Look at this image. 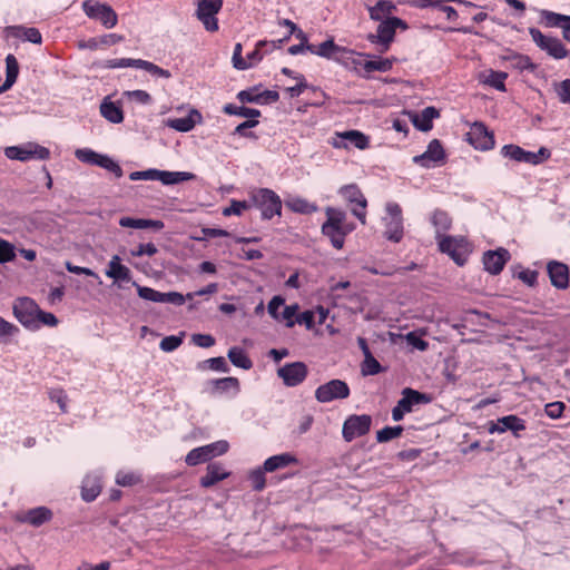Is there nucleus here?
<instances>
[{
    "label": "nucleus",
    "instance_id": "obj_1",
    "mask_svg": "<svg viewBox=\"0 0 570 570\" xmlns=\"http://www.w3.org/2000/svg\"><path fill=\"white\" fill-rule=\"evenodd\" d=\"M252 206L261 209L263 220H269L274 216L282 215V199L269 188H258L250 194Z\"/></svg>",
    "mask_w": 570,
    "mask_h": 570
},
{
    "label": "nucleus",
    "instance_id": "obj_2",
    "mask_svg": "<svg viewBox=\"0 0 570 570\" xmlns=\"http://www.w3.org/2000/svg\"><path fill=\"white\" fill-rule=\"evenodd\" d=\"M401 394L402 397L392 409V419L395 422L402 421L404 415L412 412L415 405L429 404L433 401L431 393L421 392L412 387H404Z\"/></svg>",
    "mask_w": 570,
    "mask_h": 570
},
{
    "label": "nucleus",
    "instance_id": "obj_3",
    "mask_svg": "<svg viewBox=\"0 0 570 570\" xmlns=\"http://www.w3.org/2000/svg\"><path fill=\"white\" fill-rule=\"evenodd\" d=\"M439 250L446 254L458 266H464L471 253L470 244L464 236H446L436 240Z\"/></svg>",
    "mask_w": 570,
    "mask_h": 570
},
{
    "label": "nucleus",
    "instance_id": "obj_4",
    "mask_svg": "<svg viewBox=\"0 0 570 570\" xmlns=\"http://www.w3.org/2000/svg\"><path fill=\"white\" fill-rule=\"evenodd\" d=\"M76 158L83 163L104 168L115 175L116 178H120L124 175V170L120 165L111 157L105 154H99L89 148L77 149L75 151Z\"/></svg>",
    "mask_w": 570,
    "mask_h": 570
},
{
    "label": "nucleus",
    "instance_id": "obj_5",
    "mask_svg": "<svg viewBox=\"0 0 570 570\" xmlns=\"http://www.w3.org/2000/svg\"><path fill=\"white\" fill-rule=\"evenodd\" d=\"M102 67L109 68V69L131 67V68H138V69L146 70L147 72H149L150 75L156 76V77H161V78H166V79L171 77V72L169 70L164 69V68L155 65L154 62H150V61L144 60V59H134V58L108 59V60L104 61Z\"/></svg>",
    "mask_w": 570,
    "mask_h": 570
},
{
    "label": "nucleus",
    "instance_id": "obj_6",
    "mask_svg": "<svg viewBox=\"0 0 570 570\" xmlns=\"http://www.w3.org/2000/svg\"><path fill=\"white\" fill-rule=\"evenodd\" d=\"M82 10L89 19L99 21L105 28H114L118 22V14L108 3L86 0Z\"/></svg>",
    "mask_w": 570,
    "mask_h": 570
},
{
    "label": "nucleus",
    "instance_id": "obj_7",
    "mask_svg": "<svg viewBox=\"0 0 570 570\" xmlns=\"http://www.w3.org/2000/svg\"><path fill=\"white\" fill-rule=\"evenodd\" d=\"M4 155L9 159L19 161H29L31 159L46 160L50 158V150L37 142H27L19 146L7 147Z\"/></svg>",
    "mask_w": 570,
    "mask_h": 570
},
{
    "label": "nucleus",
    "instance_id": "obj_8",
    "mask_svg": "<svg viewBox=\"0 0 570 570\" xmlns=\"http://www.w3.org/2000/svg\"><path fill=\"white\" fill-rule=\"evenodd\" d=\"M529 33L534 43L550 57L559 60L570 55V50L566 48L559 38L546 36L534 27L529 28Z\"/></svg>",
    "mask_w": 570,
    "mask_h": 570
},
{
    "label": "nucleus",
    "instance_id": "obj_9",
    "mask_svg": "<svg viewBox=\"0 0 570 570\" xmlns=\"http://www.w3.org/2000/svg\"><path fill=\"white\" fill-rule=\"evenodd\" d=\"M197 4L196 17L203 22L204 28L209 32L219 29L217 13L223 8V0H195Z\"/></svg>",
    "mask_w": 570,
    "mask_h": 570
},
{
    "label": "nucleus",
    "instance_id": "obj_10",
    "mask_svg": "<svg viewBox=\"0 0 570 570\" xmlns=\"http://www.w3.org/2000/svg\"><path fill=\"white\" fill-rule=\"evenodd\" d=\"M351 394L348 384L340 379H333L315 390V399L320 403L347 399Z\"/></svg>",
    "mask_w": 570,
    "mask_h": 570
},
{
    "label": "nucleus",
    "instance_id": "obj_11",
    "mask_svg": "<svg viewBox=\"0 0 570 570\" xmlns=\"http://www.w3.org/2000/svg\"><path fill=\"white\" fill-rule=\"evenodd\" d=\"M39 306L35 299L30 297H20L13 305L14 317L28 330H38L37 313Z\"/></svg>",
    "mask_w": 570,
    "mask_h": 570
},
{
    "label": "nucleus",
    "instance_id": "obj_12",
    "mask_svg": "<svg viewBox=\"0 0 570 570\" xmlns=\"http://www.w3.org/2000/svg\"><path fill=\"white\" fill-rule=\"evenodd\" d=\"M372 426V416L368 414H352L346 417L342 428V435L346 442L366 435Z\"/></svg>",
    "mask_w": 570,
    "mask_h": 570
},
{
    "label": "nucleus",
    "instance_id": "obj_13",
    "mask_svg": "<svg viewBox=\"0 0 570 570\" xmlns=\"http://www.w3.org/2000/svg\"><path fill=\"white\" fill-rule=\"evenodd\" d=\"M448 161V155L441 140L432 139L426 150L413 157V163L423 168H431L433 166H442Z\"/></svg>",
    "mask_w": 570,
    "mask_h": 570
},
{
    "label": "nucleus",
    "instance_id": "obj_14",
    "mask_svg": "<svg viewBox=\"0 0 570 570\" xmlns=\"http://www.w3.org/2000/svg\"><path fill=\"white\" fill-rule=\"evenodd\" d=\"M525 423L527 422L524 419L515 414H509L498 417L497 421H489L488 432L490 434H494L510 431L514 438L519 439L521 438V432L525 431L527 429Z\"/></svg>",
    "mask_w": 570,
    "mask_h": 570
},
{
    "label": "nucleus",
    "instance_id": "obj_15",
    "mask_svg": "<svg viewBox=\"0 0 570 570\" xmlns=\"http://www.w3.org/2000/svg\"><path fill=\"white\" fill-rule=\"evenodd\" d=\"M466 141L478 150H490L494 147V134L482 121H474L466 132Z\"/></svg>",
    "mask_w": 570,
    "mask_h": 570
},
{
    "label": "nucleus",
    "instance_id": "obj_16",
    "mask_svg": "<svg viewBox=\"0 0 570 570\" xmlns=\"http://www.w3.org/2000/svg\"><path fill=\"white\" fill-rule=\"evenodd\" d=\"M308 375V367L302 361L286 363L277 368V376L282 379L284 385L294 387L305 381Z\"/></svg>",
    "mask_w": 570,
    "mask_h": 570
},
{
    "label": "nucleus",
    "instance_id": "obj_17",
    "mask_svg": "<svg viewBox=\"0 0 570 570\" xmlns=\"http://www.w3.org/2000/svg\"><path fill=\"white\" fill-rule=\"evenodd\" d=\"M380 24L377 26L376 33H368L366 39L371 43H375L382 47L380 50L382 53L386 52L392 42L395 40L396 30L394 28L392 17H386L385 19L379 20Z\"/></svg>",
    "mask_w": 570,
    "mask_h": 570
},
{
    "label": "nucleus",
    "instance_id": "obj_18",
    "mask_svg": "<svg viewBox=\"0 0 570 570\" xmlns=\"http://www.w3.org/2000/svg\"><path fill=\"white\" fill-rule=\"evenodd\" d=\"M510 259L511 254L504 247L485 250L482 255L484 271L491 275H499Z\"/></svg>",
    "mask_w": 570,
    "mask_h": 570
},
{
    "label": "nucleus",
    "instance_id": "obj_19",
    "mask_svg": "<svg viewBox=\"0 0 570 570\" xmlns=\"http://www.w3.org/2000/svg\"><path fill=\"white\" fill-rule=\"evenodd\" d=\"M340 194L346 199L350 204H355L358 208H353L352 214L362 223H366V212L365 208L367 206V200L364 197L363 193L358 188L356 184H350L341 187Z\"/></svg>",
    "mask_w": 570,
    "mask_h": 570
},
{
    "label": "nucleus",
    "instance_id": "obj_20",
    "mask_svg": "<svg viewBox=\"0 0 570 570\" xmlns=\"http://www.w3.org/2000/svg\"><path fill=\"white\" fill-rule=\"evenodd\" d=\"M547 273L551 285L557 289H567L570 286L569 266L559 261H550L547 264Z\"/></svg>",
    "mask_w": 570,
    "mask_h": 570
},
{
    "label": "nucleus",
    "instance_id": "obj_21",
    "mask_svg": "<svg viewBox=\"0 0 570 570\" xmlns=\"http://www.w3.org/2000/svg\"><path fill=\"white\" fill-rule=\"evenodd\" d=\"M409 116L415 129L428 132L433 128V120L440 117V110L429 106L421 112L409 111Z\"/></svg>",
    "mask_w": 570,
    "mask_h": 570
},
{
    "label": "nucleus",
    "instance_id": "obj_22",
    "mask_svg": "<svg viewBox=\"0 0 570 570\" xmlns=\"http://www.w3.org/2000/svg\"><path fill=\"white\" fill-rule=\"evenodd\" d=\"M232 472L226 471L220 462H210L207 464L206 474L199 479V485L209 489L218 482L230 476Z\"/></svg>",
    "mask_w": 570,
    "mask_h": 570
},
{
    "label": "nucleus",
    "instance_id": "obj_23",
    "mask_svg": "<svg viewBox=\"0 0 570 570\" xmlns=\"http://www.w3.org/2000/svg\"><path fill=\"white\" fill-rule=\"evenodd\" d=\"M295 80L297 83H294L293 87H288L285 91L289 95L291 98L298 97L304 90L311 89L313 94L320 92L323 97V100H316L309 104L313 107H322L325 104V100L328 99V96L325 91L321 90L318 87L307 83L304 75L295 76Z\"/></svg>",
    "mask_w": 570,
    "mask_h": 570
},
{
    "label": "nucleus",
    "instance_id": "obj_24",
    "mask_svg": "<svg viewBox=\"0 0 570 570\" xmlns=\"http://www.w3.org/2000/svg\"><path fill=\"white\" fill-rule=\"evenodd\" d=\"M4 33L7 37L23 39L35 45L42 43V36L35 27L8 26L4 28Z\"/></svg>",
    "mask_w": 570,
    "mask_h": 570
},
{
    "label": "nucleus",
    "instance_id": "obj_25",
    "mask_svg": "<svg viewBox=\"0 0 570 570\" xmlns=\"http://www.w3.org/2000/svg\"><path fill=\"white\" fill-rule=\"evenodd\" d=\"M431 224L435 228V240L446 237L452 227V218L446 210L436 208L431 215Z\"/></svg>",
    "mask_w": 570,
    "mask_h": 570
},
{
    "label": "nucleus",
    "instance_id": "obj_26",
    "mask_svg": "<svg viewBox=\"0 0 570 570\" xmlns=\"http://www.w3.org/2000/svg\"><path fill=\"white\" fill-rule=\"evenodd\" d=\"M106 276L112 278L116 282H130L131 272L130 269L121 264V258L118 255H114L108 263V268L105 272Z\"/></svg>",
    "mask_w": 570,
    "mask_h": 570
},
{
    "label": "nucleus",
    "instance_id": "obj_27",
    "mask_svg": "<svg viewBox=\"0 0 570 570\" xmlns=\"http://www.w3.org/2000/svg\"><path fill=\"white\" fill-rule=\"evenodd\" d=\"M210 386V394H223L230 390L237 394L240 391V383L237 377L226 376L222 379H213L207 382Z\"/></svg>",
    "mask_w": 570,
    "mask_h": 570
},
{
    "label": "nucleus",
    "instance_id": "obj_28",
    "mask_svg": "<svg viewBox=\"0 0 570 570\" xmlns=\"http://www.w3.org/2000/svg\"><path fill=\"white\" fill-rule=\"evenodd\" d=\"M100 114L105 119L115 125L121 124L125 119L121 105L109 100V98H105L100 104Z\"/></svg>",
    "mask_w": 570,
    "mask_h": 570
},
{
    "label": "nucleus",
    "instance_id": "obj_29",
    "mask_svg": "<svg viewBox=\"0 0 570 570\" xmlns=\"http://www.w3.org/2000/svg\"><path fill=\"white\" fill-rule=\"evenodd\" d=\"M501 154L503 157L518 163L532 165V161L537 160L533 151H528L522 147L513 144L504 145L501 149Z\"/></svg>",
    "mask_w": 570,
    "mask_h": 570
},
{
    "label": "nucleus",
    "instance_id": "obj_30",
    "mask_svg": "<svg viewBox=\"0 0 570 570\" xmlns=\"http://www.w3.org/2000/svg\"><path fill=\"white\" fill-rule=\"evenodd\" d=\"M337 52L348 53L350 51H347L346 47H342V46H338L337 43H335L333 37H328L325 41H323L318 46L314 45V48H313V55H316L318 57H322V58H325L328 60H333L334 58H336Z\"/></svg>",
    "mask_w": 570,
    "mask_h": 570
},
{
    "label": "nucleus",
    "instance_id": "obj_31",
    "mask_svg": "<svg viewBox=\"0 0 570 570\" xmlns=\"http://www.w3.org/2000/svg\"><path fill=\"white\" fill-rule=\"evenodd\" d=\"M298 459L289 453L284 452L281 454L272 455L264 462V469L267 470V472H274L279 469H284L291 464H297Z\"/></svg>",
    "mask_w": 570,
    "mask_h": 570
},
{
    "label": "nucleus",
    "instance_id": "obj_32",
    "mask_svg": "<svg viewBox=\"0 0 570 570\" xmlns=\"http://www.w3.org/2000/svg\"><path fill=\"white\" fill-rule=\"evenodd\" d=\"M508 52L509 55L504 56L503 59L511 61L512 68L520 71L529 70L530 72H534L538 69V65L532 62L529 56L515 52L511 49H508Z\"/></svg>",
    "mask_w": 570,
    "mask_h": 570
},
{
    "label": "nucleus",
    "instance_id": "obj_33",
    "mask_svg": "<svg viewBox=\"0 0 570 570\" xmlns=\"http://www.w3.org/2000/svg\"><path fill=\"white\" fill-rule=\"evenodd\" d=\"M19 62L17 58L9 53L6 57V79L1 85L0 91H8L17 81L19 76Z\"/></svg>",
    "mask_w": 570,
    "mask_h": 570
},
{
    "label": "nucleus",
    "instance_id": "obj_34",
    "mask_svg": "<svg viewBox=\"0 0 570 570\" xmlns=\"http://www.w3.org/2000/svg\"><path fill=\"white\" fill-rule=\"evenodd\" d=\"M394 11H396V6L391 0H379L374 6L368 7V16L373 21L393 17Z\"/></svg>",
    "mask_w": 570,
    "mask_h": 570
},
{
    "label": "nucleus",
    "instance_id": "obj_35",
    "mask_svg": "<svg viewBox=\"0 0 570 570\" xmlns=\"http://www.w3.org/2000/svg\"><path fill=\"white\" fill-rule=\"evenodd\" d=\"M52 511L47 507H37L27 511L23 521L33 525L40 527L52 519Z\"/></svg>",
    "mask_w": 570,
    "mask_h": 570
},
{
    "label": "nucleus",
    "instance_id": "obj_36",
    "mask_svg": "<svg viewBox=\"0 0 570 570\" xmlns=\"http://www.w3.org/2000/svg\"><path fill=\"white\" fill-rule=\"evenodd\" d=\"M195 179H196V175L193 173L167 171V170L159 169L158 180L165 186L177 185V184H181V183L190 181V180H195Z\"/></svg>",
    "mask_w": 570,
    "mask_h": 570
},
{
    "label": "nucleus",
    "instance_id": "obj_37",
    "mask_svg": "<svg viewBox=\"0 0 570 570\" xmlns=\"http://www.w3.org/2000/svg\"><path fill=\"white\" fill-rule=\"evenodd\" d=\"M212 449H208L207 445L198 446L190 450L186 458L185 462L188 466H196L200 463H207L213 460V454L210 453Z\"/></svg>",
    "mask_w": 570,
    "mask_h": 570
},
{
    "label": "nucleus",
    "instance_id": "obj_38",
    "mask_svg": "<svg viewBox=\"0 0 570 570\" xmlns=\"http://www.w3.org/2000/svg\"><path fill=\"white\" fill-rule=\"evenodd\" d=\"M228 360L232 362V364L236 367L243 368V370H250L253 367V362L245 352L244 348L238 346H233L228 350L227 353Z\"/></svg>",
    "mask_w": 570,
    "mask_h": 570
},
{
    "label": "nucleus",
    "instance_id": "obj_39",
    "mask_svg": "<svg viewBox=\"0 0 570 570\" xmlns=\"http://www.w3.org/2000/svg\"><path fill=\"white\" fill-rule=\"evenodd\" d=\"M354 67L361 66L367 73L373 71L386 72L391 70V62L382 57H375L372 60H353Z\"/></svg>",
    "mask_w": 570,
    "mask_h": 570
},
{
    "label": "nucleus",
    "instance_id": "obj_40",
    "mask_svg": "<svg viewBox=\"0 0 570 570\" xmlns=\"http://www.w3.org/2000/svg\"><path fill=\"white\" fill-rule=\"evenodd\" d=\"M404 235L403 219L389 218L385 223L384 236L393 243H400Z\"/></svg>",
    "mask_w": 570,
    "mask_h": 570
},
{
    "label": "nucleus",
    "instance_id": "obj_41",
    "mask_svg": "<svg viewBox=\"0 0 570 570\" xmlns=\"http://www.w3.org/2000/svg\"><path fill=\"white\" fill-rule=\"evenodd\" d=\"M223 112L229 116H238L244 117L246 119L249 118H258L261 117L262 112L259 109L256 108H249L246 106H236L234 104H226L223 107Z\"/></svg>",
    "mask_w": 570,
    "mask_h": 570
},
{
    "label": "nucleus",
    "instance_id": "obj_42",
    "mask_svg": "<svg viewBox=\"0 0 570 570\" xmlns=\"http://www.w3.org/2000/svg\"><path fill=\"white\" fill-rule=\"evenodd\" d=\"M286 206L294 213L309 215L317 212L318 207L314 203H309L305 198L295 197L286 200Z\"/></svg>",
    "mask_w": 570,
    "mask_h": 570
},
{
    "label": "nucleus",
    "instance_id": "obj_43",
    "mask_svg": "<svg viewBox=\"0 0 570 570\" xmlns=\"http://www.w3.org/2000/svg\"><path fill=\"white\" fill-rule=\"evenodd\" d=\"M101 492V484L96 479H85L81 487V499L85 502H92Z\"/></svg>",
    "mask_w": 570,
    "mask_h": 570
},
{
    "label": "nucleus",
    "instance_id": "obj_44",
    "mask_svg": "<svg viewBox=\"0 0 570 570\" xmlns=\"http://www.w3.org/2000/svg\"><path fill=\"white\" fill-rule=\"evenodd\" d=\"M323 236L327 237L335 249H342L345 244V235L341 226L321 227Z\"/></svg>",
    "mask_w": 570,
    "mask_h": 570
},
{
    "label": "nucleus",
    "instance_id": "obj_45",
    "mask_svg": "<svg viewBox=\"0 0 570 570\" xmlns=\"http://www.w3.org/2000/svg\"><path fill=\"white\" fill-rule=\"evenodd\" d=\"M197 368L199 371L212 370L223 373H227L230 370L225 357L223 356L210 357L205 361H202L197 364Z\"/></svg>",
    "mask_w": 570,
    "mask_h": 570
},
{
    "label": "nucleus",
    "instance_id": "obj_46",
    "mask_svg": "<svg viewBox=\"0 0 570 570\" xmlns=\"http://www.w3.org/2000/svg\"><path fill=\"white\" fill-rule=\"evenodd\" d=\"M342 138L358 149H366L370 146V137L358 130H346L342 134Z\"/></svg>",
    "mask_w": 570,
    "mask_h": 570
},
{
    "label": "nucleus",
    "instance_id": "obj_47",
    "mask_svg": "<svg viewBox=\"0 0 570 570\" xmlns=\"http://www.w3.org/2000/svg\"><path fill=\"white\" fill-rule=\"evenodd\" d=\"M385 371L386 368L380 364L373 354L364 357L363 362L361 363V373L363 376H373Z\"/></svg>",
    "mask_w": 570,
    "mask_h": 570
},
{
    "label": "nucleus",
    "instance_id": "obj_48",
    "mask_svg": "<svg viewBox=\"0 0 570 570\" xmlns=\"http://www.w3.org/2000/svg\"><path fill=\"white\" fill-rule=\"evenodd\" d=\"M508 73L504 71L490 70L483 83L497 89L498 91L505 92V79Z\"/></svg>",
    "mask_w": 570,
    "mask_h": 570
},
{
    "label": "nucleus",
    "instance_id": "obj_49",
    "mask_svg": "<svg viewBox=\"0 0 570 570\" xmlns=\"http://www.w3.org/2000/svg\"><path fill=\"white\" fill-rule=\"evenodd\" d=\"M540 16L546 27L548 28H562L568 18V14H562L546 9L540 11Z\"/></svg>",
    "mask_w": 570,
    "mask_h": 570
},
{
    "label": "nucleus",
    "instance_id": "obj_50",
    "mask_svg": "<svg viewBox=\"0 0 570 570\" xmlns=\"http://www.w3.org/2000/svg\"><path fill=\"white\" fill-rule=\"evenodd\" d=\"M326 220L321 227L341 226L346 218V213L340 208L326 207L325 208Z\"/></svg>",
    "mask_w": 570,
    "mask_h": 570
},
{
    "label": "nucleus",
    "instance_id": "obj_51",
    "mask_svg": "<svg viewBox=\"0 0 570 570\" xmlns=\"http://www.w3.org/2000/svg\"><path fill=\"white\" fill-rule=\"evenodd\" d=\"M404 431L402 425L390 426L386 425L376 432V441L379 443H386L396 438H400Z\"/></svg>",
    "mask_w": 570,
    "mask_h": 570
},
{
    "label": "nucleus",
    "instance_id": "obj_52",
    "mask_svg": "<svg viewBox=\"0 0 570 570\" xmlns=\"http://www.w3.org/2000/svg\"><path fill=\"white\" fill-rule=\"evenodd\" d=\"M258 124L259 121L257 118L246 119L235 127L233 135H238L244 138L256 140L258 138L257 135L248 129L255 128Z\"/></svg>",
    "mask_w": 570,
    "mask_h": 570
},
{
    "label": "nucleus",
    "instance_id": "obj_53",
    "mask_svg": "<svg viewBox=\"0 0 570 570\" xmlns=\"http://www.w3.org/2000/svg\"><path fill=\"white\" fill-rule=\"evenodd\" d=\"M167 126L179 132H188L196 126V120L190 117L174 118L167 120Z\"/></svg>",
    "mask_w": 570,
    "mask_h": 570
},
{
    "label": "nucleus",
    "instance_id": "obj_54",
    "mask_svg": "<svg viewBox=\"0 0 570 570\" xmlns=\"http://www.w3.org/2000/svg\"><path fill=\"white\" fill-rule=\"evenodd\" d=\"M250 207H252L250 199L249 200L232 199L230 205L223 209V215L225 217H229L232 215L240 216L244 210H247Z\"/></svg>",
    "mask_w": 570,
    "mask_h": 570
},
{
    "label": "nucleus",
    "instance_id": "obj_55",
    "mask_svg": "<svg viewBox=\"0 0 570 570\" xmlns=\"http://www.w3.org/2000/svg\"><path fill=\"white\" fill-rule=\"evenodd\" d=\"M267 470L264 469V465L262 468H257L253 471H250L248 475V480L252 482V488L254 491H263L266 487V476L265 473Z\"/></svg>",
    "mask_w": 570,
    "mask_h": 570
},
{
    "label": "nucleus",
    "instance_id": "obj_56",
    "mask_svg": "<svg viewBox=\"0 0 570 570\" xmlns=\"http://www.w3.org/2000/svg\"><path fill=\"white\" fill-rule=\"evenodd\" d=\"M262 87V85H257L254 87H250L245 90H240L236 98L243 104H257L261 105V97L259 94H256V91Z\"/></svg>",
    "mask_w": 570,
    "mask_h": 570
},
{
    "label": "nucleus",
    "instance_id": "obj_57",
    "mask_svg": "<svg viewBox=\"0 0 570 570\" xmlns=\"http://www.w3.org/2000/svg\"><path fill=\"white\" fill-rule=\"evenodd\" d=\"M132 286L136 287L137 294L140 298L145 301L160 303L161 292H158L148 286H141L135 281H132Z\"/></svg>",
    "mask_w": 570,
    "mask_h": 570
},
{
    "label": "nucleus",
    "instance_id": "obj_58",
    "mask_svg": "<svg viewBox=\"0 0 570 570\" xmlns=\"http://www.w3.org/2000/svg\"><path fill=\"white\" fill-rule=\"evenodd\" d=\"M142 482L139 474L134 472L119 471L116 475V483L120 487H132Z\"/></svg>",
    "mask_w": 570,
    "mask_h": 570
},
{
    "label": "nucleus",
    "instance_id": "obj_59",
    "mask_svg": "<svg viewBox=\"0 0 570 570\" xmlns=\"http://www.w3.org/2000/svg\"><path fill=\"white\" fill-rule=\"evenodd\" d=\"M16 256L14 245L0 238V264L13 262Z\"/></svg>",
    "mask_w": 570,
    "mask_h": 570
},
{
    "label": "nucleus",
    "instance_id": "obj_60",
    "mask_svg": "<svg viewBox=\"0 0 570 570\" xmlns=\"http://www.w3.org/2000/svg\"><path fill=\"white\" fill-rule=\"evenodd\" d=\"M299 306L297 303L292 305H284V309L281 314V321H285L286 327H293L296 323V316L298 315Z\"/></svg>",
    "mask_w": 570,
    "mask_h": 570
},
{
    "label": "nucleus",
    "instance_id": "obj_61",
    "mask_svg": "<svg viewBox=\"0 0 570 570\" xmlns=\"http://www.w3.org/2000/svg\"><path fill=\"white\" fill-rule=\"evenodd\" d=\"M406 343L413 348L424 352L429 348V342L422 337L416 331H411L405 335Z\"/></svg>",
    "mask_w": 570,
    "mask_h": 570
},
{
    "label": "nucleus",
    "instance_id": "obj_62",
    "mask_svg": "<svg viewBox=\"0 0 570 570\" xmlns=\"http://www.w3.org/2000/svg\"><path fill=\"white\" fill-rule=\"evenodd\" d=\"M183 336H184V333H180V335L165 336L160 341L159 347L164 352H173V351L177 350L183 344Z\"/></svg>",
    "mask_w": 570,
    "mask_h": 570
},
{
    "label": "nucleus",
    "instance_id": "obj_63",
    "mask_svg": "<svg viewBox=\"0 0 570 570\" xmlns=\"http://www.w3.org/2000/svg\"><path fill=\"white\" fill-rule=\"evenodd\" d=\"M243 52V46L242 43L237 42L234 48L233 52V67L237 70H247L252 67V62H247L242 56Z\"/></svg>",
    "mask_w": 570,
    "mask_h": 570
},
{
    "label": "nucleus",
    "instance_id": "obj_64",
    "mask_svg": "<svg viewBox=\"0 0 570 570\" xmlns=\"http://www.w3.org/2000/svg\"><path fill=\"white\" fill-rule=\"evenodd\" d=\"M285 305V298L282 295H275L267 304V312L272 318L281 321V314L278 309Z\"/></svg>",
    "mask_w": 570,
    "mask_h": 570
}]
</instances>
